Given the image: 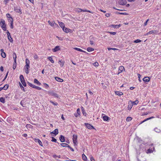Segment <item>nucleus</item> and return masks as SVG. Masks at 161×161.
Instances as JSON below:
<instances>
[{
    "label": "nucleus",
    "instance_id": "1",
    "mask_svg": "<svg viewBox=\"0 0 161 161\" xmlns=\"http://www.w3.org/2000/svg\"><path fill=\"white\" fill-rule=\"evenodd\" d=\"M0 25L2 29L4 31H6V25L5 24V21L3 19H2L0 22Z\"/></svg>",
    "mask_w": 161,
    "mask_h": 161
},
{
    "label": "nucleus",
    "instance_id": "2",
    "mask_svg": "<svg viewBox=\"0 0 161 161\" xmlns=\"http://www.w3.org/2000/svg\"><path fill=\"white\" fill-rule=\"evenodd\" d=\"M47 93L49 95L53 96L56 98L58 97V95L55 92L53 91H48L47 92Z\"/></svg>",
    "mask_w": 161,
    "mask_h": 161
},
{
    "label": "nucleus",
    "instance_id": "3",
    "mask_svg": "<svg viewBox=\"0 0 161 161\" xmlns=\"http://www.w3.org/2000/svg\"><path fill=\"white\" fill-rule=\"evenodd\" d=\"M19 78L20 81L23 86H26V84L24 78L23 76L22 75H20L19 76Z\"/></svg>",
    "mask_w": 161,
    "mask_h": 161
},
{
    "label": "nucleus",
    "instance_id": "4",
    "mask_svg": "<svg viewBox=\"0 0 161 161\" xmlns=\"http://www.w3.org/2000/svg\"><path fill=\"white\" fill-rule=\"evenodd\" d=\"M77 136L76 135H74L73 136V143L74 145L76 144L77 141Z\"/></svg>",
    "mask_w": 161,
    "mask_h": 161
},
{
    "label": "nucleus",
    "instance_id": "5",
    "mask_svg": "<svg viewBox=\"0 0 161 161\" xmlns=\"http://www.w3.org/2000/svg\"><path fill=\"white\" fill-rule=\"evenodd\" d=\"M125 68L123 66H120L119 68L117 75H119L120 73H121L123 70Z\"/></svg>",
    "mask_w": 161,
    "mask_h": 161
},
{
    "label": "nucleus",
    "instance_id": "6",
    "mask_svg": "<svg viewBox=\"0 0 161 161\" xmlns=\"http://www.w3.org/2000/svg\"><path fill=\"white\" fill-rule=\"evenodd\" d=\"M86 127L88 129H92L93 128V127L89 124L85 123V124Z\"/></svg>",
    "mask_w": 161,
    "mask_h": 161
},
{
    "label": "nucleus",
    "instance_id": "7",
    "mask_svg": "<svg viewBox=\"0 0 161 161\" xmlns=\"http://www.w3.org/2000/svg\"><path fill=\"white\" fill-rule=\"evenodd\" d=\"M48 23L49 24L52 26H58V25L55 23L54 21H53L51 22L50 20H48Z\"/></svg>",
    "mask_w": 161,
    "mask_h": 161
},
{
    "label": "nucleus",
    "instance_id": "8",
    "mask_svg": "<svg viewBox=\"0 0 161 161\" xmlns=\"http://www.w3.org/2000/svg\"><path fill=\"white\" fill-rule=\"evenodd\" d=\"M34 141L36 142H38L41 146H43L42 142L39 139L35 138Z\"/></svg>",
    "mask_w": 161,
    "mask_h": 161
},
{
    "label": "nucleus",
    "instance_id": "9",
    "mask_svg": "<svg viewBox=\"0 0 161 161\" xmlns=\"http://www.w3.org/2000/svg\"><path fill=\"white\" fill-rule=\"evenodd\" d=\"M14 10L16 12L19 13L20 14L22 13L20 8H18V7H14Z\"/></svg>",
    "mask_w": 161,
    "mask_h": 161
},
{
    "label": "nucleus",
    "instance_id": "10",
    "mask_svg": "<svg viewBox=\"0 0 161 161\" xmlns=\"http://www.w3.org/2000/svg\"><path fill=\"white\" fill-rule=\"evenodd\" d=\"M126 3V0H121L119 2V4L122 5H125Z\"/></svg>",
    "mask_w": 161,
    "mask_h": 161
},
{
    "label": "nucleus",
    "instance_id": "11",
    "mask_svg": "<svg viewBox=\"0 0 161 161\" xmlns=\"http://www.w3.org/2000/svg\"><path fill=\"white\" fill-rule=\"evenodd\" d=\"M143 80L145 82H148L150 80L149 77H145L143 79Z\"/></svg>",
    "mask_w": 161,
    "mask_h": 161
},
{
    "label": "nucleus",
    "instance_id": "12",
    "mask_svg": "<svg viewBox=\"0 0 161 161\" xmlns=\"http://www.w3.org/2000/svg\"><path fill=\"white\" fill-rule=\"evenodd\" d=\"M58 133V129H55L54 130L51 132V134H53L55 136L57 135Z\"/></svg>",
    "mask_w": 161,
    "mask_h": 161
},
{
    "label": "nucleus",
    "instance_id": "13",
    "mask_svg": "<svg viewBox=\"0 0 161 161\" xmlns=\"http://www.w3.org/2000/svg\"><path fill=\"white\" fill-rule=\"evenodd\" d=\"M59 140L61 142H65L64 137V136L61 135L59 137Z\"/></svg>",
    "mask_w": 161,
    "mask_h": 161
},
{
    "label": "nucleus",
    "instance_id": "14",
    "mask_svg": "<svg viewBox=\"0 0 161 161\" xmlns=\"http://www.w3.org/2000/svg\"><path fill=\"white\" fill-rule=\"evenodd\" d=\"M59 50H60L59 46H57L54 48L52 49V51L53 52H56Z\"/></svg>",
    "mask_w": 161,
    "mask_h": 161
},
{
    "label": "nucleus",
    "instance_id": "15",
    "mask_svg": "<svg viewBox=\"0 0 161 161\" xmlns=\"http://www.w3.org/2000/svg\"><path fill=\"white\" fill-rule=\"evenodd\" d=\"M109 119V117L105 116V115L103 117V119L104 121H107Z\"/></svg>",
    "mask_w": 161,
    "mask_h": 161
},
{
    "label": "nucleus",
    "instance_id": "16",
    "mask_svg": "<svg viewBox=\"0 0 161 161\" xmlns=\"http://www.w3.org/2000/svg\"><path fill=\"white\" fill-rule=\"evenodd\" d=\"M55 79L58 81L60 82H62L63 81V79L58 77H55Z\"/></svg>",
    "mask_w": 161,
    "mask_h": 161
},
{
    "label": "nucleus",
    "instance_id": "17",
    "mask_svg": "<svg viewBox=\"0 0 161 161\" xmlns=\"http://www.w3.org/2000/svg\"><path fill=\"white\" fill-rule=\"evenodd\" d=\"M63 30L66 33H68L70 32L71 30L68 29L67 28L64 27V28L63 29Z\"/></svg>",
    "mask_w": 161,
    "mask_h": 161
},
{
    "label": "nucleus",
    "instance_id": "18",
    "mask_svg": "<svg viewBox=\"0 0 161 161\" xmlns=\"http://www.w3.org/2000/svg\"><path fill=\"white\" fill-rule=\"evenodd\" d=\"M34 83L40 86L41 85V83H40L38 80L36 79H35L34 80Z\"/></svg>",
    "mask_w": 161,
    "mask_h": 161
},
{
    "label": "nucleus",
    "instance_id": "19",
    "mask_svg": "<svg viewBox=\"0 0 161 161\" xmlns=\"http://www.w3.org/2000/svg\"><path fill=\"white\" fill-rule=\"evenodd\" d=\"M111 27H113L114 28H118L121 25H111Z\"/></svg>",
    "mask_w": 161,
    "mask_h": 161
},
{
    "label": "nucleus",
    "instance_id": "20",
    "mask_svg": "<svg viewBox=\"0 0 161 161\" xmlns=\"http://www.w3.org/2000/svg\"><path fill=\"white\" fill-rule=\"evenodd\" d=\"M60 26L62 28V29H63L65 27L64 24L62 22H58Z\"/></svg>",
    "mask_w": 161,
    "mask_h": 161
},
{
    "label": "nucleus",
    "instance_id": "21",
    "mask_svg": "<svg viewBox=\"0 0 161 161\" xmlns=\"http://www.w3.org/2000/svg\"><path fill=\"white\" fill-rule=\"evenodd\" d=\"M74 49L76 50L77 51H79L80 52H82L86 53V51H84V50H82L81 49L78 48L74 47Z\"/></svg>",
    "mask_w": 161,
    "mask_h": 161
},
{
    "label": "nucleus",
    "instance_id": "22",
    "mask_svg": "<svg viewBox=\"0 0 161 161\" xmlns=\"http://www.w3.org/2000/svg\"><path fill=\"white\" fill-rule=\"evenodd\" d=\"M115 93L116 95L118 96H121L123 94V93L122 92L119 91L115 92Z\"/></svg>",
    "mask_w": 161,
    "mask_h": 161
},
{
    "label": "nucleus",
    "instance_id": "23",
    "mask_svg": "<svg viewBox=\"0 0 161 161\" xmlns=\"http://www.w3.org/2000/svg\"><path fill=\"white\" fill-rule=\"evenodd\" d=\"M154 130L155 132L157 133H159L161 131L160 129H158L157 127H155L154 129Z\"/></svg>",
    "mask_w": 161,
    "mask_h": 161
},
{
    "label": "nucleus",
    "instance_id": "24",
    "mask_svg": "<svg viewBox=\"0 0 161 161\" xmlns=\"http://www.w3.org/2000/svg\"><path fill=\"white\" fill-rule=\"evenodd\" d=\"M8 38L11 42H13V40L10 35L8 36Z\"/></svg>",
    "mask_w": 161,
    "mask_h": 161
},
{
    "label": "nucleus",
    "instance_id": "25",
    "mask_svg": "<svg viewBox=\"0 0 161 161\" xmlns=\"http://www.w3.org/2000/svg\"><path fill=\"white\" fill-rule=\"evenodd\" d=\"M153 150L152 149L149 148L146 151L147 153H150L153 152Z\"/></svg>",
    "mask_w": 161,
    "mask_h": 161
},
{
    "label": "nucleus",
    "instance_id": "26",
    "mask_svg": "<svg viewBox=\"0 0 161 161\" xmlns=\"http://www.w3.org/2000/svg\"><path fill=\"white\" fill-rule=\"evenodd\" d=\"M0 102L3 103H5V99L3 97H1L0 98Z\"/></svg>",
    "mask_w": 161,
    "mask_h": 161
},
{
    "label": "nucleus",
    "instance_id": "27",
    "mask_svg": "<svg viewBox=\"0 0 161 161\" xmlns=\"http://www.w3.org/2000/svg\"><path fill=\"white\" fill-rule=\"evenodd\" d=\"M131 103L132 104V106L133 105L137 104L138 103V101L137 100H136L134 101H133V102L131 101Z\"/></svg>",
    "mask_w": 161,
    "mask_h": 161
},
{
    "label": "nucleus",
    "instance_id": "28",
    "mask_svg": "<svg viewBox=\"0 0 161 161\" xmlns=\"http://www.w3.org/2000/svg\"><path fill=\"white\" fill-rule=\"evenodd\" d=\"M60 145L64 147H68V146H69V145L68 144L65 143H61Z\"/></svg>",
    "mask_w": 161,
    "mask_h": 161
},
{
    "label": "nucleus",
    "instance_id": "29",
    "mask_svg": "<svg viewBox=\"0 0 161 161\" xmlns=\"http://www.w3.org/2000/svg\"><path fill=\"white\" fill-rule=\"evenodd\" d=\"M155 33V32H154V31H149L148 33H147L145 34V35L147 36V35H148L149 34H153V33Z\"/></svg>",
    "mask_w": 161,
    "mask_h": 161
},
{
    "label": "nucleus",
    "instance_id": "30",
    "mask_svg": "<svg viewBox=\"0 0 161 161\" xmlns=\"http://www.w3.org/2000/svg\"><path fill=\"white\" fill-rule=\"evenodd\" d=\"M154 118V117H153V116H152V117H149V118H147V119H146L144 120H143V121H142V122H144L149 119H151L152 118Z\"/></svg>",
    "mask_w": 161,
    "mask_h": 161
},
{
    "label": "nucleus",
    "instance_id": "31",
    "mask_svg": "<svg viewBox=\"0 0 161 161\" xmlns=\"http://www.w3.org/2000/svg\"><path fill=\"white\" fill-rule=\"evenodd\" d=\"M154 118V117H153V116H152V117H149V118H147V119H146L144 120H143V121H142V122H144L149 119H151L152 118Z\"/></svg>",
    "mask_w": 161,
    "mask_h": 161
},
{
    "label": "nucleus",
    "instance_id": "32",
    "mask_svg": "<svg viewBox=\"0 0 161 161\" xmlns=\"http://www.w3.org/2000/svg\"><path fill=\"white\" fill-rule=\"evenodd\" d=\"M48 59L52 63H54V61L53 59L51 57H49L48 58Z\"/></svg>",
    "mask_w": 161,
    "mask_h": 161
},
{
    "label": "nucleus",
    "instance_id": "33",
    "mask_svg": "<svg viewBox=\"0 0 161 161\" xmlns=\"http://www.w3.org/2000/svg\"><path fill=\"white\" fill-rule=\"evenodd\" d=\"M25 64H26V65H29V64H30V61L27 58H26L25 59Z\"/></svg>",
    "mask_w": 161,
    "mask_h": 161
},
{
    "label": "nucleus",
    "instance_id": "34",
    "mask_svg": "<svg viewBox=\"0 0 161 161\" xmlns=\"http://www.w3.org/2000/svg\"><path fill=\"white\" fill-rule=\"evenodd\" d=\"M87 50L88 52H91L94 51V49L93 48L91 47H88L87 48Z\"/></svg>",
    "mask_w": 161,
    "mask_h": 161
},
{
    "label": "nucleus",
    "instance_id": "35",
    "mask_svg": "<svg viewBox=\"0 0 161 161\" xmlns=\"http://www.w3.org/2000/svg\"><path fill=\"white\" fill-rule=\"evenodd\" d=\"M27 84H28V85L31 87H32V88H34V86H35V85L32 84V83L29 82H27Z\"/></svg>",
    "mask_w": 161,
    "mask_h": 161
},
{
    "label": "nucleus",
    "instance_id": "36",
    "mask_svg": "<svg viewBox=\"0 0 161 161\" xmlns=\"http://www.w3.org/2000/svg\"><path fill=\"white\" fill-rule=\"evenodd\" d=\"M17 65L16 62H14L13 64V68L14 69H15L16 68Z\"/></svg>",
    "mask_w": 161,
    "mask_h": 161
},
{
    "label": "nucleus",
    "instance_id": "37",
    "mask_svg": "<svg viewBox=\"0 0 161 161\" xmlns=\"http://www.w3.org/2000/svg\"><path fill=\"white\" fill-rule=\"evenodd\" d=\"M1 55L2 57L3 58H5L6 56V53L4 52H2L1 53Z\"/></svg>",
    "mask_w": 161,
    "mask_h": 161
},
{
    "label": "nucleus",
    "instance_id": "38",
    "mask_svg": "<svg viewBox=\"0 0 161 161\" xmlns=\"http://www.w3.org/2000/svg\"><path fill=\"white\" fill-rule=\"evenodd\" d=\"M58 64H60V66L62 67L64 66V63L62 62V60H60L58 62Z\"/></svg>",
    "mask_w": 161,
    "mask_h": 161
},
{
    "label": "nucleus",
    "instance_id": "39",
    "mask_svg": "<svg viewBox=\"0 0 161 161\" xmlns=\"http://www.w3.org/2000/svg\"><path fill=\"white\" fill-rule=\"evenodd\" d=\"M30 67L29 65H25L24 67V69L25 70H28L29 69Z\"/></svg>",
    "mask_w": 161,
    "mask_h": 161
},
{
    "label": "nucleus",
    "instance_id": "40",
    "mask_svg": "<svg viewBox=\"0 0 161 161\" xmlns=\"http://www.w3.org/2000/svg\"><path fill=\"white\" fill-rule=\"evenodd\" d=\"M8 22H10V23H13V19L12 18V17L8 19Z\"/></svg>",
    "mask_w": 161,
    "mask_h": 161
},
{
    "label": "nucleus",
    "instance_id": "41",
    "mask_svg": "<svg viewBox=\"0 0 161 161\" xmlns=\"http://www.w3.org/2000/svg\"><path fill=\"white\" fill-rule=\"evenodd\" d=\"M52 140L51 141L53 142H55L58 143V144H59V143L57 142L56 139L55 138L53 137H52Z\"/></svg>",
    "mask_w": 161,
    "mask_h": 161
},
{
    "label": "nucleus",
    "instance_id": "42",
    "mask_svg": "<svg viewBox=\"0 0 161 161\" xmlns=\"http://www.w3.org/2000/svg\"><path fill=\"white\" fill-rule=\"evenodd\" d=\"M8 85H5L3 87H2V88H3V89L7 90L8 88Z\"/></svg>",
    "mask_w": 161,
    "mask_h": 161
},
{
    "label": "nucleus",
    "instance_id": "43",
    "mask_svg": "<svg viewBox=\"0 0 161 161\" xmlns=\"http://www.w3.org/2000/svg\"><path fill=\"white\" fill-rule=\"evenodd\" d=\"M82 157L83 159L85 161L87 159V158H86V155L84 154H83L82 155Z\"/></svg>",
    "mask_w": 161,
    "mask_h": 161
},
{
    "label": "nucleus",
    "instance_id": "44",
    "mask_svg": "<svg viewBox=\"0 0 161 161\" xmlns=\"http://www.w3.org/2000/svg\"><path fill=\"white\" fill-rule=\"evenodd\" d=\"M19 86H20V87L21 89V90H23V91L25 92V89H24V87H23V86L20 84H20H19Z\"/></svg>",
    "mask_w": 161,
    "mask_h": 161
},
{
    "label": "nucleus",
    "instance_id": "45",
    "mask_svg": "<svg viewBox=\"0 0 161 161\" xmlns=\"http://www.w3.org/2000/svg\"><path fill=\"white\" fill-rule=\"evenodd\" d=\"M132 119L131 117H127L126 119V120L127 121H131Z\"/></svg>",
    "mask_w": 161,
    "mask_h": 161
},
{
    "label": "nucleus",
    "instance_id": "46",
    "mask_svg": "<svg viewBox=\"0 0 161 161\" xmlns=\"http://www.w3.org/2000/svg\"><path fill=\"white\" fill-rule=\"evenodd\" d=\"M50 102L54 105L57 106L58 105V103H54L51 100H50Z\"/></svg>",
    "mask_w": 161,
    "mask_h": 161
},
{
    "label": "nucleus",
    "instance_id": "47",
    "mask_svg": "<svg viewBox=\"0 0 161 161\" xmlns=\"http://www.w3.org/2000/svg\"><path fill=\"white\" fill-rule=\"evenodd\" d=\"M78 9H79V10H80V11H79V12H81L82 11L84 12H87V10H86V9H85V10L82 9L80 8H78Z\"/></svg>",
    "mask_w": 161,
    "mask_h": 161
},
{
    "label": "nucleus",
    "instance_id": "48",
    "mask_svg": "<svg viewBox=\"0 0 161 161\" xmlns=\"http://www.w3.org/2000/svg\"><path fill=\"white\" fill-rule=\"evenodd\" d=\"M141 42V40H140L137 39L134 41V42L136 43H137L140 42Z\"/></svg>",
    "mask_w": 161,
    "mask_h": 161
},
{
    "label": "nucleus",
    "instance_id": "49",
    "mask_svg": "<svg viewBox=\"0 0 161 161\" xmlns=\"http://www.w3.org/2000/svg\"><path fill=\"white\" fill-rule=\"evenodd\" d=\"M34 88H35V89H36L38 90H41L42 89V88H41L39 87H38V86H34Z\"/></svg>",
    "mask_w": 161,
    "mask_h": 161
},
{
    "label": "nucleus",
    "instance_id": "50",
    "mask_svg": "<svg viewBox=\"0 0 161 161\" xmlns=\"http://www.w3.org/2000/svg\"><path fill=\"white\" fill-rule=\"evenodd\" d=\"M32 126L30 124H27L26 125V127L27 128H31Z\"/></svg>",
    "mask_w": 161,
    "mask_h": 161
},
{
    "label": "nucleus",
    "instance_id": "51",
    "mask_svg": "<svg viewBox=\"0 0 161 161\" xmlns=\"http://www.w3.org/2000/svg\"><path fill=\"white\" fill-rule=\"evenodd\" d=\"M118 49H117V48H108V50L109 51V50H117Z\"/></svg>",
    "mask_w": 161,
    "mask_h": 161
},
{
    "label": "nucleus",
    "instance_id": "52",
    "mask_svg": "<svg viewBox=\"0 0 161 161\" xmlns=\"http://www.w3.org/2000/svg\"><path fill=\"white\" fill-rule=\"evenodd\" d=\"M6 17L8 18V19L10 18L11 17V15L9 14H7L6 15Z\"/></svg>",
    "mask_w": 161,
    "mask_h": 161
},
{
    "label": "nucleus",
    "instance_id": "53",
    "mask_svg": "<svg viewBox=\"0 0 161 161\" xmlns=\"http://www.w3.org/2000/svg\"><path fill=\"white\" fill-rule=\"evenodd\" d=\"M108 33H109L110 34L113 35H115L116 34V32H108Z\"/></svg>",
    "mask_w": 161,
    "mask_h": 161
},
{
    "label": "nucleus",
    "instance_id": "54",
    "mask_svg": "<svg viewBox=\"0 0 161 161\" xmlns=\"http://www.w3.org/2000/svg\"><path fill=\"white\" fill-rule=\"evenodd\" d=\"M33 58L35 59H37L38 58V57L36 54H35L34 55Z\"/></svg>",
    "mask_w": 161,
    "mask_h": 161
},
{
    "label": "nucleus",
    "instance_id": "55",
    "mask_svg": "<svg viewBox=\"0 0 161 161\" xmlns=\"http://www.w3.org/2000/svg\"><path fill=\"white\" fill-rule=\"evenodd\" d=\"M20 104L23 107H25V106L24 105L25 104H24V101L22 100L20 102Z\"/></svg>",
    "mask_w": 161,
    "mask_h": 161
},
{
    "label": "nucleus",
    "instance_id": "56",
    "mask_svg": "<svg viewBox=\"0 0 161 161\" xmlns=\"http://www.w3.org/2000/svg\"><path fill=\"white\" fill-rule=\"evenodd\" d=\"M80 115V114H78L77 113H75L74 114V115L76 117H78Z\"/></svg>",
    "mask_w": 161,
    "mask_h": 161
},
{
    "label": "nucleus",
    "instance_id": "57",
    "mask_svg": "<svg viewBox=\"0 0 161 161\" xmlns=\"http://www.w3.org/2000/svg\"><path fill=\"white\" fill-rule=\"evenodd\" d=\"M93 65L95 66H98V63L97 62H96L94 63Z\"/></svg>",
    "mask_w": 161,
    "mask_h": 161
},
{
    "label": "nucleus",
    "instance_id": "58",
    "mask_svg": "<svg viewBox=\"0 0 161 161\" xmlns=\"http://www.w3.org/2000/svg\"><path fill=\"white\" fill-rule=\"evenodd\" d=\"M110 13H107L105 15L107 17H108L110 16Z\"/></svg>",
    "mask_w": 161,
    "mask_h": 161
},
{
    "label": "nucleus",
    "instance_id": "59",
    "mask_svg": "<svg viewBox=\"0 0 161 161\" xmlns=\"http://www.w3.org/2000/svg\"><path fill=\"white\" fill-rule=\"evenodd\" d=\"M43 84L46 88H47L49 87L48 85L46 83H44Z\"/></svg>",
    "mask_w": 161,
    "mask_h": 161
},
{
    "label": "nucleus",
    "instance_id": "60",
    "mask_svg": "<svg viewBox=\"0 0 161 161\" xmlns=\"http://www.w3.org/2000/svg\"><path fill=\"white\" fill-rule=\"evenodd\" d=\"M149 21V19H147L146 21V22H145L144 24V25L145 26H146L147 25V22L148 21Z\"/></svg>",
    "mask_w": 161,
    "mask_h": 161
},
{
    "label": "nucleus",
    "instance_id": "61",
    "mask_svg": "<svg viewBox=\"0 0 161 161\" xmlns=\"http://www.w3.org/2000/svg\"><path fill=\"white\" fill-rule=\"evenodd\" d=\"M77 113L80 114V109L79 108H78L77 110Z\"/></svg>",
    "mask_w": 161,
    "mask_h": 161
},
{
    "label": "nucleus",
    "instance_id": "62",
    "mask_svg": "<svg viewBox=\"0 0 161 161\" xmlns=\"http://www.w3.org/2000/svg\"><path fill=\"white\" fill-rule=\"evenodd\" d=\"M68 147L72 151H74V149L72 148L70 146H68Z\"/></svg>",
    "mask_w": 161,
    "mask_h": 161
},
{
    "label": "nucleus",
    "instance_id": "63",
    "mask_svg": "<svg viewBox=\"0 0 161 161\" xmlns=\"http://www.w3.org/2000/svg\"><path fill=\"white\" fill-rule=\"evenodd\" d=\"M13 57H14L17 58L16 54L15 53H14L13 54Z\"/></svg>",
    "mask_w": 161,
    "mask_h": 161
},
{
    "label": "nucleus",
    "instance_id": "64",
    "mask_svg": "<svg viewBox=\"0 0 161 161\" xmlns=\"http://www.w3.org/2000/svg\"><path fill=\"white\" fill-rule=\"evenodd\" d=\"M90 160L91 161H95V159H94L92 157H91Z\"/></svg>",
    "mask_w": 161,
    "mask_h": 161
}]
</instances>
